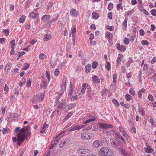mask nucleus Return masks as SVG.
<instances>
[{
	"label": "nucleus",
	"instance_id": "nucleus-1",
	"mask_svg": "<svg viewBox=\"0 0 156 156\" xmlns=\"http://www.w3.org/2000/svg\"><path fill=\"white\" fill-rule=\"evenodd\" d=\"M29 126H27L26 128L21 129L20 132L18 134L17 144L20 146L24 141L25 139H27V136H30L31 133L29 130L30 129Z\"/></svg>",
	"mask_w": 156,
	"mask_h": 156
},
{
	"label": "nucleus",
	"instance_id": "nucleus-2",
	"mask_svg": "<svg viewBox=\"0 0 156 156\" xmlns=\"http://www.w3.org/2000/svg\"><path fill=\"white\" fill-rule=\"evenodd\" d=\"M77 152L80 154H88L90 153V150L87 148L80 147L77 150Z\"/></svg>",
	"mask_w": 156,
	"mask_h": 156
},
{
	"label": "nucleus",
	"instance_id": "nucleus-3",
	"mask_svg": "<svg viewBox=\"0 0 156 156\" xmlns=\"http://www.w3.org/2000/svg\"><path fill=\"white\" fill-rule=\"evenodd\" d=\"M66 101L65 99H63L61 100V102L60 101L59 104L57 105H58V109L57 110V112H59L61 111L63 108V106H64V108H66Z\"/></svg>",
	"mask_w": 156,
	"mask_h": 156
},
{
	"label": "nucleus",
	"instance_id": "nucleus-4",
	"mask_svg": "<svg viewBox=\"0 0 156 156\" xmlns=\"http://www.w3.org/2000/svg\"><path fill=\"white\" fill-rule=\"evenodd\" d=\"M108 148L107 147H101L99 152V154L100 156H105L108 152Z\"/></svg>",
	"mask_w": 156,
	"mask_h": 156
},
{
	"label": "nucleus",
	"instance_id": "nucleus-5",
	"mask_svg": "<svg viewBox=\"0 0 156 156\" xmlns=\"http://www.w3.org/2000/svg\"><path fill=\"white\" fill-rule=\"evenodd\" d=\"M103 145L102 142L97 140L94 141L92 143V147L94 148H98L101 146Z\"/></svg>",
	"mask_w": 156,
	"mask_h": 156
},
{
	"label": "nucleus",
	"instance_id": "nucleus-6",
	"mask_svg": "<svg viewBox=\"0 0 156 156\" xmlns=\"http://www.w3.org/2000/svg\"><path fill=\"white\" fill-rule=\"evenodd\" d=\"M98 126L102 129H106L108 128L112 127V126L110 124H107L105 123L99 122L98 123Z\"/></svg>",
	"mask_w": 156,
	"mask_h": 156
},
{
	"label": "nucleus",
	"instance_id": "nucleus-7",
	"mask_svg": "<svg viewBox=\"0 0 156 156\" xmlns=\"http://www.w3.org/2000/svg\"><path fill=\"white\" fill-rule=\"evenodd\" d=\"M118 142L119 143L117 144V145H116V142L115 141H113L111 143V145L116 149L119 150L120 151L121 149L123 148L121 147L122 146V144L121 143L119 142V141Z\"/></svg>",
	"mask_w": 156,
	"mask_h": 156
},
{
	"label": "nucleus",
	"instance_id": "nucleus-8",
	"mask_svg": "<svg viewBox=\"0 0 156 156\" xmlns=\"http://www.w3.org/2000/svg\"><path fill=\"white\" fill-rule=\"evenodd\" d=\"M81 137L84 139L87 140L91 139L92 136L90 133H83L82 134Z\"/></svg>",
	"mask_w": 156,
	"mask_h": 156
},
{
	"label": "nucleus",
	"instance_id": "nucleus-9",
	"mask_svg": "<svg viewBox=\"0 0 156 156\" xmlns=\"http://www.w3.org/2000/svg\"><path fill=\"white\" fill-rule=\"evenodd\" d=\"M75 94L76 91L74 90L73 87L71 86L70 87L68 95V98H71L72 95H74Z\"/></svg>",
	"mask_w": 156,
	"mask_h": 156
},
{
	"label": "nucleus",
	"instance_id": "nucleus-10",
	"mask_svg": "<svg viewBox=\"0 0 156 156\" xmlns=\"http://www.w3.org/2000/svg\"><path fill=\"white\" fill-rule=\"evenodd\" d=\"M143 150L145 152L147 153H151L154 151V149L149 145L147 146L146 147L144 148Z\"/></svg>",
	"mask_w": 156,
	"mask_h": 156
},
{
	"label": "nucleus",
	"instance_id": "nucleus-11",
	"mask_svg": "<svg viewBox=\"0 0 156 156\" xmlns=\"http://www.w3.org/2000/svg\"><path fill=\"white\" fill-rule=\"evenodd\" d=\"M89 117L90 119L86 120L84 123V124H86L87 123L95 121L96 119V118L94 116L90 115L89 116Z\"/></svg>",
	"mask_w": 156,
	"mask_h": 156
},
{
	"label": "nucleus",
	"instance_id": "nucleus-12",
	"mask_svg": "<svg viewBox=\"0 0 156 156\" xmlns=\"http://www.w3.org/2000/svg\"><path fill=\"white\" fill-rule=\"evenodd\" d=\"M117 49L121 51H124L126 49V48L124 46H122L119 43L117 44L116 46Z\"/></svg>",
	"mask_w": 156,
	"mask_h": 156
},
{
	"label": "nucleus",
	"instance_id": "nucleus-13",
	"mask_svg": "<svg viewBox=\"0 0 156 156\" xmlns=\"http://www.w3.org/2000/svg\"><path fill=\"white\" fill-rule=\"evenodd\" d=\"M70 14L71 15L76 17L78 15L79 12H77L75 9H72L70 10Z\"/></svg>",
	"mask_w": 156,
	"mask_h": 156
},
{
	"label": "nucleus",
	"instance_id": "nucleus-14",
	"mask_svg": "<svg viewBox=\"0 0 156 156\" xmlns=\"http://www.w3.org/2000/svg\"><path fill=\"white\" fill-rule=\"evenodd\" d=\"M120 151L124 156H129L131 154L130 152L125 150L123 148L121 149Z\"/></svg>",
	"mask_w": 156,
	"mask_h": 156
},
{
	"label": "nucleus",
	"instance_id": "nucleus-15",
	"mask_svg": "<svg viewBox=\"0 0 156 156\" xmlns=\"http://www.w3.org/2000/svg\"><path fill=\"white\" fill-rule=\"evenodd\" d=\"M123 58V55L119 54L118 57L117 59V65H119L121 62V61L122 60V59Z\"/></svg>",
	"mask_w": 156,
	"mask_h": 156
},
{
	"label": "nucleus",
	"instance_id": "nucleus-16",
	"mask_svg": "<svg viewBox=\"0 0 156 156\" xmlns=\"http://www.w3.org/2000/svg\"><path fill=\"white\" fill-rule=\"evenodd\" d=\"M50 15H45L43 16L41 19L44 22H46L50 19Z\"/></svg>",
	"mask_w": 156,
	"mask_h": 156
},
{
	"label": "nucleus",
	"instance_id": "nucleus-17",
	"mask_svg": "<svg viewBox=\"0 0 156 156\" xmlns=\"http://www.w3.org/2000/svg\"><path fill=\"white\" fill-rule=\"evenodd\" d=\"M52 37L51 35L50 34H46L44 36V41H47L50 40Z\"/></svg>",
	"mask_w": 156,
	"mask_h": 156
},
{
	"label": "nucleus",
	"instance_id": "nucleus-18",
	"mask_svg": "<svg viewBox=\"0 0 156 156\" xmlns=\"http://www.w3.org/2000/svg\"><path fill=\"white\" fill-rule=\"evenodd\" d=\"M63 132H61V133H59L56 137V140L54 142V144L55 145H56L57 144V143L59 142V140H60V139L62 137V136H64V135H63L61 137H59L60 136V135H61L62 133H63Z\"/></svg>",
	"mask_w": 156,
	"mask_h": 156
},
{
	"label": "nucleus",
	"instance_id": "nucleus-19",
	"mask_svg": "<svg viewBox=\"0 0 156 156\" xmlns=\"http://www.w3.org/2000/svg\"><path fill=\"white\" fill-rule=\"evenodd\" d=\"M48 127V125L46 123H44L42 127L40 129V132L42 133H43L44 132L45 129L46 128H47Z\"/></svg>",
	"mask_w": 156,
	"mask_h": 156
},
{
	"label": "nucleus",
	"instance_id": "nucleus-20",
	"mask_svg": "<svg viewBox=\"0 0 156 156\" xmlns=\"http://www.w3.org/2000/svg\"><path fill=\"white\" fill-rule=\"evenodd\" d=\"M91 71V66L90 64H88L85 67V71L86 73H89Z\"/></svg>",
	"mask_w": 156,
	"mask_h": 156
},
{
	"label": "nucleus",
	"instance_id": "nucleus-21",
	"mask_svg": "<svg viewBox=\"0 0 156 156\" xmlns=\"http://www.w3.org/2000/svg\"><path fill=\"white\" fill-rule=\"evenodd\" d=\"M92 80L94 82H96L98 83H99L100 82V79L96 75H94L92 77Z\"/></svg>",
	"mask_w": 156,
	"mask_h": 156
},
{
	"label": "nucleus",
	"instance_id": "nucleus-22",
	"mask_svg": "<svg viewBox=\"0 0 156 156\" xmlns=\"http://www.w3.org/2000/svg\"><path fill=\"white\" fill-rule=\"evenodd\" d=\"M29 16L32 19L35 18L38 15L37 12L35 13L34 12H31L29 14Z\"/></svg>",
	"mask_w": 156,
	"mask_h": 156
},
{
	"label": "nucleus",
	"instance_id": "nucleus-23",
	"mask_svg": "<svg viewBox=\"0 0 156 156\" xmlns=\"http://www.w3.org/2000/svg\"><path fill=\"white\" fill-rule=\"evenodd\" d=\"M66 79L64 78L62 80L61 87L62 89H65L66 88Z\"/></svg>",
	"mask_w": 156,
	"mask_h": 156
},
{
	"label": "nucleus",
	"instance_id": "nucleus-24",
	"mask_svg": "<svg viewBox=\"0 0 156 156\" xmlns=\"http://www.w3.org/2000/svg\"><path fill=\"white\" fill-rule=\"evenodd\" d=\"M37 96L38 100L39 101H41L43 100L44 97V94L42 93L38 94L37 95Z\"/></svg>",
	"mask_w": 156,
	"mask_h": 156
},
{
	"label": "nucleus",
	"instance_id": "nucleus-25",
	"mask_svg": "<svg viewBox=\"0 0 156 156\" xmlns=\"http://www.w3.org/2000/svg\"><path fill=\"white\" fill-rule=\"evenodd\" d=\"M105 156H114V154L112 151L108 148V152Z\"/></svg>",
	"mask_w": 156,
	"mask_h": 156
},
{
	"label": "nucleus",
	"instance_id": "nucleus-26",
	"mask_svg": "<svg viewBox=\"0 0 156 156\" xmlns=\"http://www.w3.org/2000/svg\"><path fill=\"white\" fill-rule=\"evenodd\" d=\"M105 37L108 38V39L111 40L112 37V34L109 32H108L106 33Z\"/></svg>",
	"mask_w": 156,
	"mask_h": 156
},
{
	"label": "nucleus",
	"instance_id": "nucleus-27",
	"mask_svg": "<svg viewBox=\"0 0 156 156\" xmlns=\"http://www.w3.org/2000/svg\"><path fill=\"white\" fill-rule=\"evenodd\" d=\"M11 67L9 65L7 64L6 65L5 67V71L8 73L10 72V70L11 69Z\"/></svg>",
	"mask_w": 156,
	"mask_h": 156
},
{
	"label": "nucleus",
	"instance_id": "nucleus-28",
	"mask_svg": "<svg viewBox=\"0 0 156 156\" xmlns=\"http://www.w3.org/2000/svg\"><path fill=\"white\" fill-rule=\"evenodd\" d=\"M87 96L89 98H91L94 95V94L93 92L90 91H87Z\"/></svg>",
	"mask_w": 156,
	"mask_h": 156
},
{
	"label": "nucleus",
	"instance_id": "nucleus-29",
	"mask_svg": "<svg viewBox=\"0 0 156 156\" xmlns=\"http://www.w3.org/2000/svg\"><path fill=\"white\" fill-rule=\"evenodd\" d=\"M58 17V15H57L56 16V17L54 18H53L52 20H51L50 21L49 23H48L49 25L52 24L54 22L56 21L57 20Z\"/></svg>",
	"mask_w": 156,
	"mask_h": 156
},
{
	"label": "nucleus",
	"instance_id": "nucleus-30",
	"mask_svg": "<svg viewBox=\"0 0 156 156\" xmlns=\"http://www.w3.org/2000/svg\"><path fill=\"white\" fill-rule=\"evenodd\" d=\"M39 58L41 60H44L46 59L47 57L44 54L41 53L39 55Z\"/></svg>",
	"mask_w": 156,
	"mask_h": 156
},
{
	"label": "nucleus",
	"instance_id": "nucleus-31",
	"mask_svg": "<svg viewBox=\"0 0 156 156\" xmlns=\"http://www.w3.org/2000/svg\"><path fill=\"white\" fill-rule=\"evenodd\" d=\"M98 14L96 12H93L92 14V17L95 19H97L98 17Z\"/></svg>",
	"mask_w": 156,
	"mask_h": 156
},
{
	"label": "nucleus",
	"instance_id": "nucleus-32",
	"mask_svg": "<svg viewBox=\"0 0 156 156\" xmlns=\"http://www.w3.org/2000/svg\"><path fill=\"white\" fill-rule=\"evenodd\" d=\"M26 54L25 52L24 51H20L19 52L17 55L18 56V57L17 58V59L19 60V58L23 55L25 54Z\"/></svg>",
	"mask_w": 156,
	"mask_h": 156
},
{
	"label": "nucleus",
	"instance_id": "nucleus-33",
	"mask_svg": "<svg viewBox=\"0 0 156 156\" xmlns=\"http://www.w3.org/2000/svg\"><path fill=\"white\" fill-rule=\"evenodd\" d=\"M29 66L30 64L28 63H26L24 65V66L23 68V70H27L29 69Z\"/></svg>",
	"mask_w": 156,
	"mask_h": 156
},
{
	"label": "nucleus",
	"instance_id": "nucleus-34",
	"mask_svg": "<svg viewBox=\"0 0 156 156\" xmlns=\"http://www.w3.org/2000/svg\"><path fill=\"white\" fill-rule=\"evenodd\" d=\"M80 130L78 126H76L73 127V128H70L69 131H73L75 130Z\"/></svg>",
	"mask_w": 156,
	"mask_h": 156
},
{
	"label": "nucleus",
	"instance_id": "nucleus-35",
	"mask_svg": "<svg viewBox=\"0 0 156 156\" xmlns=\"http://www.w3.org/2000/svg\"><path fill=\"white\" fill-rule=\"evenodd\" d=\"M98 66V63L97 62H94L92 65V67L93 69H95Z\"/></svg>",
	"mask_w": 156,
	"mask_h": 156
},
{
	"label": "nucleus",
	"instance_id": "nucleus-36",
	"mask_svg": "<svg viewBox=\"0 0 156 156\" xmlns=\"http://www.w3.org/2000/svg\"><path fill=\"white\" fill-rule=\"evenodd\" d=\"M117 9L118 10H119L120 9L123 10V8L122 6V3L118 4L117 5Z\"/></svg>",
	"mask_w": 156,
	"mask_h": 156
},
{
	"label": "nucleus",
	"instance_id": "nucleus-37",
	"mask_svg": "<svg viewBox=\"0 0 156 156\" xmlns=\"http://www.w3.org/2000/svg\"><path fill=\"white\" fill-rule=\"evenodd\" d=\"M25 17L24 16H22L19 19V22L21 23H23L25 21Z\"/></svg>",
	"mask_w": 156,
	"mask_h": 156
},
{
	"label": "nucleus",
	"instance_id": "nucleus-38",
	"mask_svg": "<svg viewBox=\"0 0 156 156\" xmlns=\"http://www.w3.org/2000/svg\"><path fill=\"white\" fill-rule=\"evenodd\" d=\"M112 101L116 106L119 107V103L118 101L115 99H113Z\"/></svg>",
	"mask_w": 156,
	"mask_h": 156
},
{
	"label": "nucleus",
	"instance_id": "nucleus-39",
	"mask_svg": "<svg viewBox=\"0 0 156 156\" xmlns=\"http://www.w3.org/2000/svg\"><path fill=\"white\" fill-rule=\"evenodd\" d=\"M61 98L60 95H59L56 97V101L55 103L56 105H58V104L60 102V101H61L60 100V98Z\"/></svg>",
	"mask_w": 156,
	"mask_h": 156
},
{
	"label": "nucleus",
	"instance_id": "nucleus-40",
	"mask_svg": "<svg viewBox=\"0 0 156 156\" xmlns=\"http://www.w3.org/2000/svg\"><path fill=\"white\" fill-rule=\"evenodd\" d=\"M129 93L133 96H134L135 95V91L133 88H131L129 89Z\"/></svg>",
	"mask_w": 156,
	"mask_h": 156
},
{
	"label": "nucleus",
	"instance_id": "nucleus-41",
	"mask_svg": "<svg viewBox=\"0 0 156 156\" xmlns=\"http://www.w3.org/2000/svg\"><path fill=\"white\" fill-rule=\"evenodd\" d=\"M76 103H73V104H69L68 106L69 109H72V108H74L76 106Z\"/></svg>",
	"mask_w": 156,
	"mask_h": 156
},
{
	"label": "nucleus",
	"instance_id": "nucleus-42",
	"mask_svg": "<svg viewBox=\"0 0 156 156\" xmlns=\"http://www.w3.org/2000/svg\"><path fill=\"white\" fill-rule=\"evenodd\" d=\"M73 113L72 112H69L65 116L64 119H68L73 114Z\"/></svg>",
	"mask_w": 156,
	"mask_h": 156
},
{
	"label": "nucleus",
	"instance_id": "nucleus-43",
	"mask_svg": "<svg viewBox=\"0 0 156 156\" xmlns=\"http://www.w3.org/2000/svg\"><path fill=\"white\" fill-rule=\"evenodd\" d=\"M66 143V141H62L61 142L59 145V147L61 148L63 147V146L65 145Z\"/></svg>",
	"mask_w": 156,
	"mask_h": 156
},
{
	"label": "nucleus",
	"instance_id": "nucleus-44",
	"mask_svg": "<svg viewBox=\"0 0 156 156\" xmlns=\"http://www.w3.org/2000/svg\"><path fill=\"white\" fill-rule=\"evenodd\" d=\"M31 80L30 79L28 80L27 82V86L29 87L31 86Z\"/></svg>",
	"mask_w": 156,
	"mask_h": 156
},
{
	"label": "nucleus",
	"instance_id": "nucleus-45",
	"mask_svg": "<svg viewBox=\"0 0 156 156\" xmlns=\"http://www.w3.org/2000/svg\"><path fill=\"white\" fill-rule=\"evenodd\" d=\"M125 98L127 101H130L131 99L132 98V97L129 94H126L125 96Z\"/></svg>",
	"mask_w": 156,
	"mask_h": 156
},
{
	"label": "nucleus",
	"instance_id": "nucleus-46",
	"mask_svg": "<svg viewBox=\"0 0 156 156\" xmlns=\"http://www.w3.org/2000/svg\"><path fill=\"white\" fill-rule=\"evenodd\" d=\"M141 44L142 45H147L149 44V42L147 40H143L142 41Z\"/></svg>",
	"mask_w": 156,
	"mask_h": 156
},
{
	"label": "nucleus",
	"instance_id": "nucleus-47",
	"mask_svg": "<svg viewBox=\"0 0 156 156\" xmlns=\"http://www.w3.org/2000/svg\"><path fill=\"white\" fill-rule=\"evenodd\" d=\"M15 45V40H12L11 42L10 47L11 48H14V47Z\"/></svg>",
	"mask_w": 156,
	"mask_h": 156
},
{
	"label": "nucleus",
	"instance_id": "nucleus-48",
	"mask_svg": "<svg viewBox=\"0 0 156 156\" xmlns=\"http://www.w3.org/2000/svg\"><path fill=\"white\" fill-rule=\"evenodd\" d=\"M9 129L8 128H3L2 130L3 133L5 134L6 132H9Z\"/></svg>",
	"mask_w": 156,
	"mask_h": 156
},
{
	"label": "nucleus",
	"instance_id": "nucleus-49",
	"mask_svg": "<svg viewBox=\"0 0 156 156\" xmlns=\"http://www.w3.org/2000/svg\"><path fill=\"white\" fill-rule=\"evenodd\" d=\"M111 65L109 62H107L106 68L108 70H110L111 69Z\"/></svg>",
	"mask_w": 156,
	"mask_h": 156
},
{
	"label": "nucleus",
	"instance_id": "nucleus-50",
	"mask_svg": "<svg viewBox=\"0 0 156 156\" xmlns=\"http://www.w3.org/2000/svg\"><path fill=\"white\" fill-rule=\"evenodd\" d=\"M65 64L63 62H60L59 64V68L60 69H62L64 67Z\"/></svg>",
	"mask_w": 156,
	"mask_h": 156
},
{
	"label": "nucleus",
	"instance_id": "nucleus-51",
	"mask_svg": "<svg viewBox=\"0 0 156 156\" xmlns=\"http://www.w3.org/2000/svg\"><path fill=\"white\" fill-rule=\"evenodd\" d=\"M60 72L59 70L58 69H56L54 72L55 75L56 76H58Z\"/></svg>",
	"mask_w": 156,
	"mask_h": 156
},
{
	"label": "nucleus",
	"instance_id": "nucleus-52",
	"mask_svg": "<svg viewBox=\"0 0 156 156\" xmlns=\"http://www.w3.org/2000/svg\"><path fill=\"white\" fill-rule=\"evenodd\" d=\"M9 30L8 29H5L3 30V31L5 33V35L7 36L9 34Z\"/></svg>",
	"mask_w": 156,
	"mask_h": 156
},
{
	"label": "nucleus",
	"instance_id": "nucleus-53",
	"mask_svg": "<svg viewBox=\"0 0 156 156\" xmlns=\"http://www.w3.org/2000/svg\"><path fill=\"white\" fill-rule=\"evenodd\" d=\"M117 75L116 74H114L113 75V82L115 83L117 81Z\"/></svg>",
	"mask_w": 156,
	"mask_h": 156
},
{
	"label": "nucleus",
	"instance_id": "nucleus-54",
	"mask_svg": "<svg viewBox=\"0 0 156 156\" xmlns=\"http://www.w3.org/2000/svg\"><path fill=\"white\" fill-rule=\"evenodd\" d=\"M127 19L125 18L124 22L123 23L122 25L125 26V28H126L127 27Z\"/></svg>",
	"mask_w": 156,
	"mask_h": 156
},
{
	"label": "nucleus",
	"instance_id": "nucleus-55",
	"mask_svg": "<svg viewBox=\"0 0 156 156\" xmlns=\"http://www.w3.org/2000/svg\"><path fill=\"white\" fill-rule=\"evenodd\" d=\"M151 13L153 16H155L156 15V10L153 9L151 11Z\"/></svg>",
	"mask_w": 156,
	"mask_h": 156
},
{
	"label": "nucleus",
	"instance_id": "nucleus-56",
	"mask_svg": "<svg viewBox=\"0 0 156 156\" xmlns=\"http://www.w3.org/2000/svg\"><path fill=\"white\" fill-rule=\"evenodd\" d=\"M113 8V4L111 3H110L108 6V9L109 10H112Z\"/></svg>",
	"mask_w": 156,
	"mask_h": 156
},
{
	"label": "nucleus",
	"instance_id": "nucleus-57",
	"mask_svg": "<svg viewBox=\"0 0 156 156\" xmlns=\"http://www.w3.org/2000/svg\"><path fill=\"white\" fill-rule=\"evenodd\" d=\"M67 51H69L71 48V44L70 43H68L67 44Z\"/></svg>",
	"mask_w": 156,
	"mask_h": 156
},
{
	"label": "nucleus",
	"instance_id": "nucleus-58",
	"mask_svg": "<svg viewBox=\"0 0 156 156\" xmlns=\"http://www.w3.org/2000/svg\"><path fill=\"white\" fill-rule=\"evenodd\" d=\"M124 43L125 44H128L129 43V39L127 38H125L124 40Z\"/></svg>",
	"mask_w": 156,
	"mask_h": 156
},
{
	"label": "nucleus",
	"instance_id": "nucleus-59",
	"mask_svg": "<svg viewBox=\"0 0 156 156\" xmlns=\"http://www.w3.org/2000/svg\"><path fill=\"white\" fill-rule=\"evenodd\" d=\"M78 98V96L77 95H76L75 96L72 97L70 100L71 101H74L75 100H77Z\"/></svg>",
	"mask_w": 156,
	"mask_h": 156
},
{
	"label": "nucleus",
	"instance_id": "nucleus-60",
	"mask_svg": "<svg viewBox=\"0 0 156 156\" xmlns=\"http://www.w3.org/2000/svg\"><path fill=\"white\" fill-rule=\"evenodd\" d=\"M46 76L47 77L48 80V82H49L50 80V76L49 73L47 71L46 73Z\"/></svg>",
	"mask_w": 156,
	"mask_h": 156
},
{
	"label": "nucleus",
	"instance_id": "nucleus-61",
	"mask_svg": "<svg viewBox=\"0 0 156 156\" xmlns=\"http://www.w3.org/2000/svg\"><path fill=\"white\" fill-rule=\"evenodd\" d=\"M148 99L151 101H152L154 100V98L152 95L151 94H149L148 96Z\"/></svg>",
	"mask_w": 156,
	"mask_h": 156
},
{
	"label": "nucleus",
	"instance_id": "nucleus-62",
	"mask_svg": "<svg viewBox=\"0 0 156 156\" xmlns=\"http://www.w3.org/2000/svg\"><path fill=\"white\" fill-rule=\"evenodd\" d=\"M71 33H73L76 31V26L75 25L73 26V27L71 29Z\"/></svg>",
	"mask_w": 156,
	"mask_h": 156
},
{
	"label": "nucleus",
	"instance_id": "nucleus-63",
	"mask_svg": "<svg viewBox=\"0 0 156 156\" xmlns=\"http://www.w3.org/2000/svg\"><path fill=\"white\" fill-rule=\"evenodd\" d=\"M119 131L122 133H123L124 132L123 128L122 127L119 126Z\"/></svg>",
	"mask_w": 156,
	"mask_h": 156
},
{
	"label": "nucleus",
	"instance_id": "nucleus-64",
	"mask_svg": "<svg viewBox=\"0 0 156 156\" xmlns=\"http://www.w3.org/2000/svg\"><path fill=\"white\" fill-rule=\"evenodd\" d=\"M112 14L111 12H109L108 14V17L110 19H112Z\"/></svg>",
	"mask_w": 156,
	"mask_h": 156
}]
</instances>
